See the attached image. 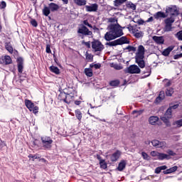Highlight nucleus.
<instances>
[{
    "instance_id": "c9c22d12",
    "label": "nucleus",
    "mask_w": 182,
    "mask_h": 182,
    "mask_svg": "<svg viewBox=\"0 0 182 182\" xmlns=\"http://www.w3.org/2000/svg\"><path fill=\"white\" fill-rule=\"evenodd\" d=\"M119 84H120V82L119 80H114L109 82V85L111 87H118Z\"/></svg>"
},
{
    "instance_id": "4d7b16f0",
    "label": "nucleus",
    "mask_w": 182,
    "mask_h": 182,
    "mask_svg": "<svg viewBox=\"0 0 182 182\" xmlns=\"http://www.w3.org/2000/svg\"><path fill=\"white\" fill-rule=\"evenodd\" d=\"M159 154V152H156V151H151V156L153 157H158V155Z\"/></svg>"
},
{
    "instance_id": "a878e982",
    "label": "nucleus",
    "mask_w": 182,
    "mask_h": 182,
    "mask_svg": "<svg viewBox=\"0 0 182 182\" xmlns=\"http://www.w3.org/2000/svg\"><path fill=\"white\" fill-rule=\"evenodd\" d=\"M49 70L51 73H53L55 75H59L60 73V69L57 66L51 65L50 66Z\"/></svg>"
},
{
    "instance_id": "4be33fe9",
    "label": "nucleus",
    "mask_w": 182,
    "mask_h": 182,
    "mask_svg": "<svg viewBox=\"0 0 182 182\" xmlns=\"http://www.w3.org/2000/svg\"><path fill=\"white\" fill-rule=\"evenodd\" d=\"M126 7L128 9H130V10L134 11L136 9V5L134 3H132V1H127V4H126Z\"/></svg>"
},
{
    "instance_id": "423d86ee",
    "label": "nucleus",
    "mask_w": 182,
    "mask_h": 182,
    "mask_svg": "<svg viewBox=\"0 0 182 182\" xmlns=\"http://www.w3.org/2000/svg\"><path fill=\"white\" fill-rule=\"evenodd\" d=\"M124 73L129 74H139L141 70L136 65H131L124 69Z\"/></svg>"
},
{
    "instance_id": "4c0bfd02",
    "label": "nucleus",
    "mask_w": 182,
    "mask_h": 182,
    "mask_svg": "<svg viewBox=\"0 0 182 182\" xmlns=\"http://www.w3.org/2000/svg\"><path fill=\"white\" fill-rule=\"evenodd\" d=\"M164 115L168 118L171 119L172 117V109L171 108H168L167 111H166Z\"/></svg>"
},
{
    "instance_id": "b1692460",
    "label": "nucleus",
    "mask_w": 182,
    "mask_h": 182,
    "mask_svg": "<svg viewBox=\"0 0 182 182\" xmlns=\"http://www.w3.org/2000/svg\"><path fill=\"white\" fill-rule=\"evenodd\" d=\"M66 95L67 94H65V92L64 91H60V94L58 97V99L60 100V101H62L63 102H65V99H66Z\"/></svg>"
},
{
    "instance_id": "ddd939ff",
    "label": "nucleus",
    "mask_w": 182,
    "mask_h": 182,
    "mask_svg": "<svg viewBox=\"0 0 182 182\" xmlns=\"http://www.w3.org/2000/svg\"><path fill=\"white\" fill-rule=\"evenodd\" d=\"M98 10V4L95 3L92 4L91 5H87L86 6V11L87 12H97Z\"/></svg>"
},
{
    "instance_id": "e433bc0d",
    "label": "nucleus",
    "mask_w": 182,
    "mask_h": 182,
    "mask_svg": "<svg viewBox=\"0 0 182 182\" xmlns=\"http://www.w3.org/2000/svg\"><path fill=\"white\" fill-rule=\"evenodd\" d=\"M174 91H173V88L172 87H168L166 89V96L168 97H171L172 95L173 94Z\"/></svg>"
},
{
    "instance_id": "5701e85b",
    "label": "nucleus",
    "mask_w": 182,
    "mask_h": 182,
    "mask_svg": "<svg viewBox=\"0 0 182 182\" xmlns=\"http://www.w3.org/2000/svg\"><path fill=\"white\" fill-rule=\"evenodd\" d=\"M25 105L31 112V109L35 106V104H33V102L30 100H25Z\"/></svg>"
},
{
    "instance_id": "5fc2aeb1",
    "label": "nucleus",
    "mask_w": 182,
    "mask_h": 182,
    "mask_svg": "<svg viewBox=\"0 0 182 182\" xmlns=\"http://www.w3.org/2000/svg\"><path fill=\"white\" fill-rule=\"evenodd\" d=\"M176 36H178V38L179 41H182V30L178 31L176 33Z\"/></svg>"
},
{
    "instance_id": "f257e3e1",
    "label": "nucleus",
    "mask_w": 182,
    "mask_h": 182,
    "mask_svg": "<svg viewBox=\"0 0 182 182\" xmlns=\"http://www.w3.org/2000/svg\"><path fill=\"white\" fill-rule=\"evenodd\" d=\"M83 23L79 24V27L77 28V33L78 34L79 38L81 39H84L86 36H92V31L89 30V28H92V26L90 24L88 21L84 20L82 21Z\"/></svg>"
},
{
    "instance_id": "0e129e2a",
    "label": "nucleus",
    "mask_w": 182,
    "mask_h": 182,
    "mask_svg": "<svg viewBox=\"0 0 182 182\" xmlns=\"http://www.w3.org/2000/svg\"><path fill=\"white\" fill-rule=\"evenodd\" d=\"M134 36L136 38H139L142 36L141 33L140 32H136L135 33V35Z\"/></svg>"
},
{
    "instance_id": "09e8293b",
    "label": "nucleus",
    "mask_w": 182,
    "mask_h": 182,
    "mask_svg": "<svg viewBox=\"0 0 182 182\" xmlns=\"http://www.w3.org/2000/svg\"><path fill=\"white\" fill-rule=\"evenodd\" d=\"M166 142L165 141H159V148H166Z\"/></svg>"
},
{
    "instance_id": "8fccbe9b",
    "label": "nucleus",
    "mask_w": 182,
    "mask_h": 182,
    "mask_svg": "<svg viewBox=\"0 0 182 182\" xmlns=\"http://www.w3.org/2000/svg\"><path fill=\"white\" fill-rule=\"evenodd\" d=\"M6 8V2L5 1H2L0 4V9H5Z\"/></svg>"
},
{
    "instance_id": "f8f14e48",
    "label": "nucleus",
    "mask_w": 182,
    "mask_h": 182,
    "mask_svg": "<svg viewBox=\"0 0 182 182\" xmlns=\"http://www.w3.org/2000/svg\"><path fill=\"white\" fill-rule=\"evenodd\" d=\"M121 154H122V152H120V151H119V150L116 151V152H114L110 156L111 161L112 163L117 161V160L119 159Z\"/></svg>"
},
{
    "instance_id": "e2e57ef3",
    "label": "nucleus",
    "mask_w": 182,
    "mask_h": 182,
    "mask_svg": "<svg viewBox=\"0 0 182 182\" xmlns=\"http://www.w3.org/2000/svg\"><path fill=\"white\" fill-rule=\"evenodd\" d=\"M162 100H164L163 98H161L159 95L156 98V103H160Z\"/></svg>"
},
{
    "instance_id": "69168bd1",
    "label": "nucleus",
    "mask_w": 182,
    "mask_h": 182,
    "mask_svg": "<svg viewBox=\"0 0 182 182\" xmlns=\"http://www.w3.org/2000/svg\"><path fill=\"white\" fill-rule=\"evenodd\" d=\"M161 169L160 167H158L155 169V173H156V174H159L161 173Z\"/></svg>"
},
{
    "instance_id": "864d4df0",
    "label": "nucleus",
    "mask_w": 182,
    "mask_h": 182,
    "mask_svg": "<svg viewBox=\"0 0 182 182\" xmlns=\"http://www.w3.org/2000/svg\"><path fill=\"white\" fill-rule=\"evenodd\" d=\"M141 156L143 157L144 159L145 160H148L149 159V155L146 154V152H142L141 153Z\"/></svg>"
},
{
    "instance_id": "dca6fc26",
    "label": "nucleus",
    "mask_w": 182,
    "mask_h": 182,
    "mask_svg": "<svg viewBox=\"0 0 182 182\" xmlns=\"http://www.w3.org/2000/svg\"><path fill=\"white\" fill-rule=\"evenodd\" d=\"M174 46H170L168 48H165L162 52V55L165 57H167L170 55L171 52L173 50Z\"/></svg>"
},
{
    "instance_id": "0eeeda50",
    "label": "nucleus",
    "mask_w": 182,
    "mask_h": 182,
    "mask_svg": "<svg viewBox=\"0 0 182 182\" xmlns=\"http://www.w3.org/2000/svg\"><path fill=\"white\" fill-rule=\"evenodd\" d=\"M0 64L4 65L12 64V58L9 55H2L0 58Z\"/></svg>"
},
{
    "instance_id": "f704fd0d",
    "label": "nucleus",
    "mask_w": 182,
    "mask_h": 182,
    "mask_svg": "<svg viewBox=\"0 0 182 182\" xmlns=\"http://www.w3.org/2000/svg\"><path fill=\"white\" fill-rule=\"evenodd\" d=\"M173 125L176 126L175 127L176 129L181 128L182 127V118L181 119H178V121H174Z\"/></svg>"
},
{
    "instance_id": "bf43d9fd",
    "label": "nucleus",
    "mask_w": 182,
    "mask_h": 182,
    "mask_svg": "<svg viewBox=\"0 0 182 182\" xmlns=\"http://www.w3.org/2000/svg\"><path fill=\"white\" fill-rule=\"evenodd\" d=\"M181 58H182V53L180 54L174 55V56H173L174 60H178Z\"/></svg>"
},
{
    "instance_id": "a19ab883",
    "label": "nucleus",
    "mask_w": 182,
    "mask_h": 182,
    "mask_svg": "<svg viewBox=\"0 0 182 182\" xmlns=\"http://www.w3.org/2000/svg\"><path fill=\"white\" fill-rule=\"evenodd\" d=\"M100 168L105 170L107 168V164L105 162V161H101L100 162Z\"/></svg>"
},
{
    "instance_id": "58836bf2",
    "label": "nucleus",
    "mask_w": 182,
    "mask_h": 182,
    "mask_svg": "<svg viewBox=\"0 0 182 182\" xmlns=\"http://www.w3.org/2000/svg\"><path fill=\"white\" fill-rule=\"evenodd\" d=\"M90 68H94L95 69L98 70V69H100L101 68V64L100 63H95V64L91 63L90 65Z\"/></svg>"
},
{
    "instance_id": "7ed1b4c3",
    "label": "nucleus",
    "mask_w": 182,
    "mask_h": 182,
    "mask_svg": "<svg viewBox=\"0 0 182 182\" xmlns=\"http://www.w3.org/2000/svg\"><path fill=\"white\" fill-rule=\"evenodd\" d=\"M109 29L116 38H119L124 35L122 28H121V26L119 25L112 24Z\"/></svg>"
},
{
    "instance_id": "20e7f679",
    "label": "nucleus",
    "mask_w": 182,
    "mask_h": 182,
    "mask_svg": "<svg viewBox=\"0 0 182 182\" xmlns=\"http://www.w3.org/2000/svg\"><path fill=\"white\" fill-rule=\"evenodd\" d=\"M91 43L92 48L95 53L102 52L105 49L104 45L98 39H94V41H92Z\"/></svg>"
},
{
    "instance_id": "aec40b11",
    "label": "nucleus",
    "mask_w": 182,
    "mask_h": 182,
    "mask_svg": "<svg viewBox=\"0 0 182 182\" xmlns=\"http://www.w3.org/2000/svg\"><path fill=\"white\" fill-rule=\"evenodd\" d=\"M171 159V156H169V155H167V154H162L159 152L158 154V159L159 161H163L164 159L169 160Z\"/></svg>"
},
{
    "instance_id": "f03ea898",
    "label": "nucleus",
    "mask_w": 182,
    "mask_h": 182,
    "mask_svg": "<svg viewBox=\"0 0 182 182\" xmlns=\"http://www.w3.org/2000/svg\"><path fill=\"white\" fill-rule=\"evenodd\" d=\"M130 41L127 38V36H122L114 41L107 42L105 43L106 46H109L110 47L117 46H122L124 44H129Z\"/></svg>"
},
{
    "instance_id": "79ce46f5",
    "label": "nucleus",
    "mask_w": 182,
    "mask_h": 182,
    "mask_svg": "<svg viewBox=\"0 0 182 182\" xmlns=\"http://www.w3.org/2000/svg\"><path fill=\"white\" fill-rule=\"evenodd\" d=\"M86 59L87 60H89L90 62H92L93 61V55L92 54H90V53H88L87 52V53H86Z\"/></svg>"
},
{
    "instance_id": "9d476101",
    "label": "nucleus",
    "mask_w": 182,
    "mask_h": 182,
    "mask_svg": "<svg viewBox=\"0 0 182 182\" xmlns=\"http://www.w3.org/2000/svg\"><path fill=\"white\" fill-rule=\"evenodd\" d=\"M144 56H135V63L141 69L145 68V61L144 60Z\"/></svg>"
},
{
    "instance_id": "603ef678",
    "label": "nucleus",
    "mask_w": 182,
    "mask_h": 182,
    "mask_svg": "<svg viewBox=\"0 0 182 182\" xmlns=\"http://www.w3.org/2000/svg\"><path fill=\"white\" fill-rule=\"evenodd\" d=\"M31 112H33V113L35 114H37L38 112V107L34 105L31 109Z\"/></svg>"
},
{
    "instance_id": "338daca9",
    "label": "nucleus",
    "mask_w": 182,
    "mask_h": 182,
    "mask_svg": "<svg viewBox=\"0 0 182 182\" xmlns=\"http://www.w3.org/2000/svg\"><path fill=\"white\" fill-rule=\"evenodd\" d=\"M178 106H179L178 104H176L175 105H172V107H170L169 109H171V110L172 109H176L178 107Z\"/></svg>"
},
{
    "instance_id": "37998d69",
    "label": "nucleus",
    "mask_w": 182,
    "mask_h": 182,
    "mask_svg": "<svg viewBox=\"0 0 182 182\" xmlns=\"http://www.w3.org/2000/svg\"><path fill=\"white\" fill-rule=\"evenodd\" d=\"M144 112V109H139V111H137L136 109H134V111H132V114H137V116L141 115L143 112Z\"/></svg>"
},
{
    "instance_id": "c03bdc74",
    "label": "nucleus",
    "mask_w": 182,
    "mask_h": 182,
    "mask_svg": "<svg viewBox=\"0 0 182 182\" xmlns=\"http://www.w3.org/2000/svg\"><path fill=\"white\" fill-rule=\"evenodd\" d=\"M167 155L171 156H175L176 155V152H173V151H171V149H168L166 151Z\"/></svg>"
},
{
    "instance_id": "774afa93",
    "label": "nucleus",
    "mask_w": 182,
    "mask_h": 182,
    "mask_svg": "<svg viewBox=\"0 0 182 182\" xmlns=\"http://www.w3.org/2000/svg\"><path fill=\"white\" fill-rule=\"evenodd\" d=\"M82 103V101H75V105H77V106H79L80 104Z\"/></svg>"
},
{
    "instance_id": "3c124183",
    "label": "nucleus",
    "mask_w": 182,
    "mask_h": 182,
    "mask_svg": "<svg viewBox=\"0 0 182 182\" xmlns=\"http://www.w3.org/2000/svg\"><path fill=\"white\" fill-rule=\"evenodd\" d=\"M31 25L35 28H36L38 26V23L37 21H36V19H31Z\"/></svg>"
},
{
    "instance_id": "1a4fd4ad",
    "label": "nucleus",
    "mask_w": 182,
    "mask_h": 182,
    "mask_svg": "<svg viewBox=\"0 0 182 182\" xmlns=\"http://www.w3.org/2000/svg\"><path fill=\"white\" fill-rule=\"evenodd\" d=\"M165 22V31L167 32H169L172 29V24L174 22V19L172 18L171 17L167 18L164 20Z\"/></svg>"
},
{
    "instance_id": "2eb2a0df",
    "label": "nucleus",
    "mask_w": 182,
    "mask_h": 182,
    "mask_svg": "<svg viewBox=\"0 0 182 182\" xmlns=\"http://www.w3.org/2000/svg\"><path fill=\"white\" fill-rule=\"evenodd\" d=\"M152 38L155 41V43L158 45H162L164 43V36H154Z\"/></svg>"
},
{
    "instance_id": "680f3d73",
    "label": "nucleus",
    "mask_w": 182,
    "mask_h": 182,
    "mask_svg": "<svg viewBox=\"0 0 182 182\" xmlns=\"http://www.w3.org/2000/svg\"><path fill=\"white\" fill-rule=\"evenodd\" d=\"M159 96L161 97V99L164 100V97H165L164 91H160Z\"/></svg>"
},
{
    "instance_id": "a211bd4d",
    "label": "nucleus",
    "mask_w": 182,
    "mask_h": 182,
    "mask_svg": "<svg viewBox=\"0 0 182 182\" xmlns=\"http://www.w3.org/2000/svg\"><path fill=\"white\" fill-rule=\"evenodd\" d=\"M5 48L10 54L14 53V46H12V44L10 41L5 42Z\"/></svg>"
},
{
    "instance_id": "72a5a7b5",
    "label": "nucleus",
    "mask_w": 182,
    "mask_h": 182,
    "mask_svg": "<svg viewBox=\"0 0 182 182\" xmlns=\"http://www.w3.org/2000/svg\"><path fill=\"white\" fill-rule=\"evenodd\" d=\"M128 0H115L114 4L115 7H119Z\"/></svg>"
},
{
    "instance_id": "49530a36",
    "label": "nucleus",
    "mask_w": 182,
    "mask_h": 182,
    "mask_svg": "<svg viewBox=\"0 0 182 182\" xmlns=\"http://www.w3.org/2000/svg\"><path fill=\"white\" fill-rule=\"evenodd\" d=\"M82 44L85 45L87 48H91L90 41H85V40H82Z\"/></svg>"
},
{
    "instance_id": "052dcab7",
    "label": "nucleus",
    "mask_w": 182,
    "mask_h": 182,
    "mask_svg": "<svg viewBox=\"0 0 182 182\" xmlns=\"http://www.w3.org/2000/svg\"><path fill=\"white\" fill-rule=\"evenodd\" d=\"M114 68L117 70H120L123 68V67L122 65H114Z\"/></svg>"
},
{
    "instance_id": "c85d7f7f",
    "label": "nucleus",
    "mask_w": 182,
    "mask_h": 182,
    "mask_svg": "<svg viewBox=\"0 0 182 182\" xmlns=\"http://www.w3.org/2000/svg\"><path fill=\"white\" fill-rule=\"evenodd\" d=\"M126 164H127V162L125 161H121V162H119V166H118V171H122L125 167H126Z\"/></svg>"
},
{
    "instance_id": "13d9d810",
    "label": "nucleus",
    "mask_w": 182,
    "mask_h": 182,
    "mask_svg": "<svg viewBox=\"0 0 182 182\" xmlns=\"http://www.w3.org/2000/svg\"><path fill=\"white\" fill-rule=\"evenodd\" d=\"M127 49L129 50V51H135L136 50V48L132 46H128L127 47Z\"/></svg>"
},
{
    "instance_id": "f3484780",
    "label": "nucleus",
    "mask_w": 182,
    "mask_h": 182,
    "mask_svg": "<svg viewBox=\"0 0 182 182\" xmlns=\"http://www.w3.org/2000/svg\"><path fill=\"white\" fill-rule=\"evenodd\" d=\"M48 7L51 12L57 11L59 9V6L53 2L48 4Z\"/></svg>"
},
{
    "instance_id": "39448f33",
    "label": "nucleus",
    "mask_w": 182,
    "mask_h": 182,
    "mask_svg": "<svg viewBox=\"0 0 182 182\" xmlns=\"http://www.w3.org/2000/svg\"><path fill=\"white\" fill-rule=\"evenodd\" d=\"M41 142L43 149L50 150L52 148L53 141L50 136H42Z\"/></svg>"
},
{
    "instance_id": "412c9836",
    "label": "nucleus",
    "mask_w": 182,
    "mask_h": 182,
    "mask_svg": "<svg viewBox=\"0 0 182 182\" xmlns=\"http://www.w3.org/2000/svg\"><path fill=\"white\" fill-rule=\"evenodd\" d=\"M167 17V15L162 11H158L156 13V14H154V18L156 19H159V18H165Z\"/></svg>"
},
{
    "instance_id": "393cba45",
    "label": "nucleus",
    "mask_w": 182,
    "mask_h": 182,
    "mask_svg": "<svg viewBox=\"0 0 182 182\" xmlns=\"http://www.w3.org/2000/svg\"><path fill=\"white\" fill-rule=\"evenodd\" d=\"M84 73L88 77H92L93 76V72L91 68H85Z\"/></svg>"
},
{
    "instance_id": "de8ad7c7",
    "label": "nucleus",
    "mask_w": 182,
    "mask_h": 182,
    "mask_svg": "<svg viewBox=\"0 0 182 182\" xmlns=\"http://www.w3.org/2000/svg\"><path fill=\"white\" fill-rule=\"evenodd\" d=\"M161 119L166 124H168V123H169V118H168L167 117H166V115H164V117H161Z\"/></svg>"
},
{
    "instance_id": "cd10ccee",
    "label": "nucleus",
    "mask_w": 182,
    "mask_h": 182,
    "mask_svg": "<svg viewBox=\"0 0 182 182\" xmlns=\"http://www.w3.org/2000/svg\"><path fill=\"white\" fill-rule=\"evenodd\" d=\"M159 120V117H150V118L149 119V122L151 125H155Z\"/></svg>"
},
{
    "instance_id": "9b49d317",
    "label": "nucleus",
    "mask_w": 182,
    "mask_h": 182,
    "mask_svg": "<svg viewBox=\"0 0 182 182\" xmlns=\"http://www.w3.org/2000/svg\"><path fill=\"white\" fill-rule=\"evenodd\" d=\"M18 72L19 73H23V58L18 57L16 59Z\"/></svg>"
},
{
    "instance_id": "ea45409f",
    "label": "nucleus",
    "mask_w": 182,
    "mask_h": 182,
    "mask_svg": "<svg viewBox=\"0 0 182 182\" xmlns=\"http://www.w3.org/2000/svg\"><path fill=\"white\" fill-rule=\"evenodd\" d=\"M28 158L30 159H32V161H34L35 159H40V156L38 154H36L35 155H32V154H30V155H28Z\"/></svg>"
},
{
    "instance_id": "6e6d98bb",
    "label": "nucleus",
    "mask_w": 182,
    "mask_h": 182,
    "mask_svg": "<svg viewBox=\"0 0 182 182\" xmlns=\"http://www.w3.org/2000/svg\"><path fill=\"white\" fill-rule=\"evenodd\" d=\"M46 51L48 54L51 53L50 46L49 44L46 45Z\"/></svg>"
},
{
    "instance_id": "6e6552de",
    "label": "nucleus",
    "mask_w": 182,
    "mask_h": 182,
    "mask_svg": "<svg viewBox=\"0 0 182 182\" xmlns=\"http://www.w3.org/2000/svg\"><path fill=\"white\" fill-rule=\"evenodd\" d=\"M166 14H169L171 16H176L179 14L178 10L176 6H171L166 8Z\"/></svg>"
},
{
    "instance_id": "c756f323",
    "label": "nucleus",
    "mask_w": 182,
    "mask_h": 182,
    "mask_svg": "<svg viewBox=\"0 0 182 182\" xmlns=\"http://www.w3.org/2000/svg\"><path fill=\"white\" fill-rule=\"evenodd\" d=\"M75 114L77 120L80 122L82 118V114L80 109H75Z\"/></svg>"
},
{
    "instance_id": "a18cd8bd",
    "label": "nucleus",
    "mask_w": 182,
    "mask_h": 182,
    "mask_svg": "<svg viewBox=\"0 0 182 182\" xmlns=\"http://www.w3.org/2000/svg\"><path fill=\"white\" fill-rule=\"evenodd\" d=\"M159 143L160 141H158L157 139H154V141L151 142L152 145L155 147H159Z\"/></svg>"
},
{
    "instance_id": "2f4dec72",
    "label": "nucleus",
    "mask_w": 182,
    "mask_h": 182,
    "mask_svg": "<svg viewBox=\"0 0 182 182\" xmlns=\"http://www.w3.org/2000/svg\"><path fill=\"white\" fill-rule=\"evenodd\" d=\"M73 95H70V94H66V98L65 100V103L69 105L73 100Z\"/></svg>"
},
{
    "instance_id": "473e14b6",
    "label": "nucleus",
    "mask_w": 182,
    "mask_h": 182,
    "mask_svg": "<svg viewBox=\"0 0 182 182\" xmlns=\"http://www.w3.org/2000/svg\"><path fill=\"white\" fill-rule=\"evenodd\" d=\"M42 12L45 16H48V15L50 14V8L47 6H44Z\"/></svg>"
},
{
    "instance_id": "bb28decb",
    "label": "nucleus",
    "mask_w": 182,
    "mask_h": 182,
    "mask_svg": "<svg viewBox=\"0 0 182 182\" xmlns=\"http://www.w3.org/2000/svg\"><path fill=\"white\" fill-rule=\"evenodd\" d=\"M75 5L77 6H84L87 4L86 0H73Z\"/></svg>"
},
{
    "instance_id": "4468645a",
    "label": "nucleus",
    "mask_w": 182,
    "mask_h": 182,
    "mask_svg": "<svg viewBox=\"0 0 182 182\" xmlns=\"http://www.w3.org/2000/svg\"><path fill=\"white\" fill-rule=\"evenodd\" d=\"M105 39L107 41H110L112 40L116 39V37L114 36V34L112 33V32L111 31V30H109V31H107L105 35Z\"/></svg>"
},
{
    "instance_id": "6ab92c4d",
    "label": "nucleus",
    "mask_w": 182,
    "mask_h": 182,
    "mask_svg": "<svg viewBox=\"0 0 182 182\" xmlns=\"http://www.w3.org/2000/svg\"><path fill=\"white\" fill-rule=\"evenodd\" d=\"M145 48L142 45H139L138 47V53L135 56L144 57Z\"/></svg>"
},
{
    "instance_id": "7c9ffc66",
    "label": "nucleus",
    "mask_w": 182,
    "mask_h": 182,
    "mask_svg": "<svg viewBox=\"0 0 182 182\" xmlns=\"http://www.w3.org/2000/svg\"><path fill=\"white\" fill-rule=\"evenodd\" d=\"M177 169H178L177 166H173L169 169H167L166 171H164L163 173L165 175H167V174H170V173L176 172L177 171Z\"/></svg>"
}]
</instances>
